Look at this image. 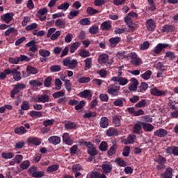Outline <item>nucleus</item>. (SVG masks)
Listing matches in <instances>:
<instances>
[{"instance_id": "obj_26", "label": "nucleus", "mask_w": 178, "mask_h": 178, "mask_svg": "<svg viewBox=\"0 0 178 178\" xmlns=\"http://www.w3.org/2000/svg\"><path fill=\"white\" fill-rule=\"evenodd\" d=\"M106 136L108 137H113V136H119V131L118 129L111 127L106 131Z\"/></svg>"}, {"instance_id": "obj_28", "label": "nucleus", "mask_w": 178, "mask_h": 178, "mask_svg": "<svg viewBox=\"0 0 178 178\" xmlns=\"http://www.w3.org/2000/svg\"><path fill=\"white\" fill-rule=\"evenodd\" d=\"M140 124L145 131H152L154 129L152 124L147 122H140Z\"/></svg>"}, {"instance_id": "obj_19", "label": "nucleus", "mask_w": 178, "mask_h": 178, "mask_svg": "<svg viewBox=\"0 0 178 178\" xmlns=\"http://www.w3.org/2000/svg\"><path fill=\"white\" fill-rule=\"evenodd\" d=\"M27 141L29 144H33V145H35L36 147H38L41 144V139L37 137H29Z\"/></svg>"}, {"instance_id": "obj_25", "label": "nucleus", "mask_w": 178, "mask_h": 178, "mask_svg": "<svg viewBox=\"0 0 178 178\" xmlns=\"http://www.w3.org/2000/svg\"><path fill=\"white\" fill-rule=\"evenodd\" d=\"M65 129L66 130H76L77 129V124L72 121H67L65 124Z\"/></svg>"}, {"instance_id": "obj_10", "label": "nucleus", "mask_w": 178, "mask_h": 178, "mask_svg": "<svg viewBox=\"0 0 178 178\" xmlns=\"http://www.w3.org/2000/svg\"><path fill=\"white\" fill-rule=\"evenodd\" d=\"M14 16L15 15H13V13H8L6 14L1 15V19L2 22H3L4 23H6V24H9V23H10V21L13 20Z\"/></svg>"}, {"instance_id": "obj_50", "label": "nucleus", "mask_w": 178, "mask_h": 178, "mask_svg": "<svg viewBox=\"0 0 178 178\" xmlns=\"http://www.w3.org/2000/svg\"><path fill=\"white\" fill-rule=\"evenodd\" d=\"M59 169V165L54 164L47 168V173H52L53 172H56Z\"/></svg>"}, {"instance_id": "obj_38", "label": "nucleus", "mask_w": 178, "mask_h": 178, "mask_svg": "<svg viewBox=\"0 0 178 178\" xmlns=\"http://www.w3.org/2000/svg\"><path fill=\"white\" fill-rule=\"evenodd\" d=\"M26 72L30 74H37V73H38V70L31 65H27Z\"/></svg>"}, {"instance_id": "obj_27", "label": "nucleus", "mask_w": 178, "mask_h": 178, "mask_svg": "<svg viewBox=\"0 0 178 178\" xmlns=\"http://www.w3.org/2000/svg\"><path fill=\"white\" fill-rule=\"evenodd\" d=\"M99 124H100V127H102V129H106V127H108V126H109V120L106 117H102L101 118Z\"/></svg>"}, {"instance_id": "obj_56", "label": "nucleus", "mask_w": 178, "mask_h": 178, "mask_svg": "<svg viewBox=\"0 0 178 178\" xmlns=\"http://www.w3.org/2000/svg\"><path fill=\"white\" fill-rule=\"evenodd\" d=\"M86 106V101L82 100L80 101L76 106H75V111H80V109H83Z\"/></svg>"}, {"instance_id": "obj_17", "label": "nucleus", "mask_w": 178, "mask_h": 178, "mask_svg": "<svg viewBox=\"0 0 178 178\" xmlns=\"http://www.w3.org/2000/svg\"><path fill=\"white\" fill-rule=\"evenodd\" d=\"M100 29L102 31H109V30L112 29V22H111V21H105L102 22Z\"/></svg>"}, {"instance_id": "obj_41", "label": "nucleus", "mask_w": 178, "mask_h": 178, "mask_svg": "<svg viewBox=\"0 0 178 178\" xmlns=\"http://www.w3.org/2000/svg\"><path fill=\"white\" fill-rule=\"evenodd\" d=\"M131 65H134V66H140V65L143 63V60H141V58H140L138 56L136 58L131 60Z\"/></svg>"}, {"instance_id": "obj_57", "label": "nucleus", "mask_w": 178, "mask_h": 178, "mask_svg": "<svg viewBox=\"0 0 178 178\" xmlns=\"http://www.w3.org/2000/svg\"><path fill=\"white\" fill-rule=\"evenodd\" d=\"M25 29L26 31H31V30H35V29H38V24L37 23H33L26 26Z\"/></svg>"}, {"instance_id": "obj_15", "label": "nucleus", "mask_w": 178, "mask_h": 178, "mask_svg": "<svg viewBox=\"0 0 178 178\" xmlns=\"http://www.w3.org/2000/svg\"><path fill=\"white\" fill-rule=\"evenodd\" d=\"M170 47V44L165 43H159L154 48V52L155 54H161L162 52V49H165V48H168Z\"/></svg>"}, {"instance_id": "obj_49", "label": "nucleus", "mask_w": 178, "mask_h": 178, "mask_svg": "<svg viewBox=\"0 0 178 178\" xmlns=\"http://www.w3.org/2000/svg\"><path fill=\"white\" fill-rule=\"evenodd\" d=\"M172 172L173 170L172 169V168H168L165 170V172L162 176L163 178H172Z\"/></svg>"}, {"instance_id": "obj_55", "label": "nucleus", "mask_w": 178, "mask_h": 178, "mask_svg": "<svg viewBox=\"0 0 178 178\" xmlns=\"http://www.w3.org/2000/svg\"><path fill=\"white\" fill-rule=\"evenodd\" d=\"M6 37H9L10 34H17V31L15 28H10L4 33Z\"/></svg>"}, {"instance_id": "obj_42", "label": "nucleus", "mask_w": 178, "mask_h": 178, "mask_svg": "<svg viewBox=\"0 0 178 178\" xmlns=\"http://www.w3.org/2000/svg\"><path fill=\"white\" fill-rule=\"evenodd\" d=\"M15 156L13 152H3L1 153V158L3 159H12Z\"/></svg>"}, {"instance_id": "obj_12", "label": "nucleus", "mask_w": 178, "mask_h": 178, "mask_svg": "<svg viewBox=\"0 0 178 178\" xmlns=\"http://www.w3.org/2000/svg\"><path fill=\"white\" fill-rule=\"evenodd\" d=\"M150 94L155 97H162V95H166V92L165 90H159L156 87H154L150 90Z\"/></svg>"}, {"instance_id": "obj_5", "label": "nucleus", "mask_w": 178, "mask_h": 178, "mask_svg": "<svg viewBox=\"0 0 178 178\" xmlns=\"http://www.w3.org/2000/svg\"><path fill=\"white\" fill-rule=\"evenodd\" d=\"M26 86L24 83H17L14 85V88L11 90L10 97L15 98L16 94H19L21 90H25Z\"/></svg>"}, {"instance_id": "obj_47", "label": "nucleus", "mask_w": 178, "mask_h": 178, "mask_svg": "<svg viewBox=\"0 0 178 178\" xmlns=\"http://www.w3.org/2000/svg\"><path fill=\"white\" fill-rule=\"evenodd\" d=\"M151 76H152V72L151 70H147L141 75V77L143 80H149Z\"/></svg>"}, {"instance_id": "obj_31", "label": "nucleus", "mask_w": 178, "mask_h": 178, "mask_svg": "<svg viewBox=\"0 0 178 178\" xmlns=\"http://www.w3.org/2000/svg\"><path fill=\"white\" fill-rule=\"evenodd\" d=\"M80 45H81V44L79 42H74V43L71 44L70 47V52L71 54H74V52H76V51H77V49H79Z\"/></svg>"}, {"instance_id": "obj_16", "label": "nucleus", "mask_w": 178, "mask_h": 178, "mask_svg": "<svg viewBox=\"0 0 178 178\" xmlns=\"http://www.w3.org/2000/svg\"><path fill=\"white\" fill-rule=\"evenodd\" d=\"M154 136H155L156 137H159L160 138L166 137L168 136V131L164 129H157L156 131L154 132Z\"/></svg>"}, {"instance_id": "obj_36", "label": "nucleus", "mask_w": 178, "mask_h": 178, "mask_svg": "<svg viewBox=\"0 0 178 178\" xmlns=\"http://www.w3.org/2000/svg\"><path fill=\"white\" fill-rule=\"evenodd\" d=\"M113 123L115 127H120V116L115 115L113 117Z\"/></svg>"}, {"instance_id": "obj_29", "label": "nucleus", "mask_w": 178, "mask_h": 178, "mask_svg": "<svg viewBox=\"0 0 178 178\" xmlns=\"http://www.w3.org/2000/svg\"><path fill=\"white\" fill-rule=\"evenodd\" d=\"M124 102H126V99L124 97H121L115 99L113 102V105L114 106H120L122 108V106H124L123 104H124Z\"/></svg>"}, {"instance_id": "obj_4", "label": "nucleus", "mask_w": 178, "mask_h": 178, "mask_svg": "<svg viewBox=\"0 0 178 178\" xmlns=\"http://www.w3.org/2000/svg\"><path fill=\"white\" fill-rule=\"evenodd\" d=\"M77 60L74 59L71 60L70 57H66L63 60V66L69 67V69L73 70L77 67Z\"/></svg>"}, {"instance_id": "obj_7", "label": "nucleus", "mask_w": 178, "mask_h": 178, "mask_svg": "<svg viewBox=\"0 0 178 178\" xmlns=\"http://www.w3.org/2000/svg\"><path fill=\"white\" fill-rule=\"evenodd\" d=\"M32 99L33 102H42V104L50 102L51 101L48 95H38L35 97H33Z\"/></svg>"}, {"instance_id": "obj_35", "label": "nucleus", "mask_w": 178, "mask_h": 178, "mask_svg": "<svg viewBox=\"0 0 178 178\" xmlns=\"http://www.w3.org/2000/svg\"><path fill=\"white\" fill-rule=\"evenodd\" d=\"M31 118H42V111H31L29 112Z\"/></svg>"}, {"instance_id": "obj_23", "label": "nucleus", "mask_w": 178, "mask_h": 178, "mask_svg": "<svg viewBox=\"0 0 178 178\" xmlns=\"http://www.w3.org/2000/svg\"><path fill=\"white\" fill-rule=\"evenodd\" d=\"M176 30V27L173 25L165 24L161 29L162 33H173Z\"/></svg>"}, {"instance_id": "obj_33", "label": "nucleus", "mask_w": 178, "mask_h": 178, "mask_svg": "<svg viewBox=\"0 0 178 178\" xmlns=\"http://www.w3.org/2000/svg\"><path fill=\"white\" fill-rule=\"evenodd\" d=\"M86 13L89 16H94V15L99 13V11L95 8H93L92 7H88L86 8Z\"/></svg>"}, {"instance_id": "obj_54", "label": "nucleus", "mask_w": 178, "mask_h": 178, "mask_svg": "<svg viewBox=\"0 0 178 178\" xmlns=\"http://www.w3.org/2000/svg\"><path fill=\"white\" fill-rule=\"evenodd\" d=\"M85 67L86 70L91 69V65L92 64V59L91 58H88L85 60Z\"/></svg>"}, {"instance_id": "obj_45", "label": "nucleus", "mask_w": 178, "mask_h": 178, "mask_svg": "<svg viewBox=\"0 0 178 178\" xmlns=\"http://www.w3.org/2000/svg\"><path fill=\"white\" fill-rule=\"evenodd\" d=\"M90 51L86 50L84 49H82L79 51V56L81 58H88V56H90Z\"/></svg>"}, {"instance_id": "obj_40", "label": "nucleus", "mask_w": 178, "mask_h": 178, "mask_svg": "<svg viewBox=\"0 0 178 178\" xmlns=\"http://www.w3.org/2000/svg\"><path fill=\"white\" fill-rule=\"evenodd\" d=\"M147 2L149 10H151L152 12H155V10H156V5H155L154 0H147Z\"/></svg>"}, {"instance_id": "obj_62", "label": "nucleus", "mask_w": 178, "mask_h": 178, "mask_svg": "<svg viewBox=\"0 0 178 178\" xmlns=\"http://www.w3.org/2000/svg\"><path fill=\"white\" fill-rule=\"evenodd\" d=\"M99 149L100 151H108V143L105 141H102L99 145Z\"/></svg>"}, {"instance_id": "obj_43", "label": "nucleus", "mask_w": 178, "mask_h": 178, "mask_svg": "<svg viewBox=\"0 0 178 178\" xmlns=\"http://www.w3.org/2000/svg\"><path fill=\"white\" fill-rule=\"evenodd\" d=\"M19 167L22 170H26L30 168V161L25 160L20 165Z\"/></svg>"}, {"instance_id": "obj_11", "label": "nucleus", "mask_w": 178, "mask_h": 178, "mask_svg": "<svg viewBox=\"0 0 178 178\" xmlns=\"http://www.w3.org/2000/svg\"><path fill=\"white\" fill-rule=\"evenodd\" d=\"M79 97H80V98H85V99L90 101L92 98V93L90 90H85L79 92Z\"/></svg>"}, {"instance_id": "obj_51", "label": "nucleus", "mask_w": 178, "mask_h": 178, "mask_svg": "<svg viewBox=\"0 0 178 178\" xmlns=\"http://www.w3.org/2000/svg\"><path fill=\"white\" fill-rule=\"evenodd\" d=\"M53 98L56 99V98H62V97H65V91L60 90L58 92H56L52 95Z\"/></svg>"}, {"instance_id": "obj_53", "label": "nucleus", "mask_w": 178, "mask_h": 178, "mask_svg": "<svg viewBox=\"0 0 178 178\" xmlns=\"http://www.w3.org/2000/svg\"><path fill=\"white\" fill-rule=\"evenodd\" d=\"M148 90V84L147 83H142L138 88V92H145Z\"/></svg>"}, {"instance_id": "obj_24", "label": "nucleus", "mask_w": 178, "mask_h": 178, "mask_svg": "<svg viewBox=\"0 0 178 178\" xmlns=\"http://www.w3.org/2000/svg\"><path fill=\"white\" fill-rule=\"evenodd\" d=\"M109 59V56L106 54H102L98 57V63L99 65H104V63H106L108 62V60Z\"/></svg>"}, {"instance_id": "obj_48", "label": "nucleus", "mask_w": 178, "mask_h": 178, "mask_svg": "<svg viewBox=\"0 0 178 178\" xmlns=\"http://www.w3.org/2000/svg\"><path fill=\"white\" fill-rule=\"evenodd\" d=\"M69 6H70V4H69V3H67V2H65V3H61L60 6H58L57 7V9H58L59 10L66 11L69 9Z\"/></svg>"}, {"instance_id": "obj_60", "label": "nucleus", "mask_w": 178, "mask_h": 178, "mask_svg": "<svg viewBox=\"0 0 178 178\" xmlns=\"http://www.w3.org/2000/svg\"><path fill=\"white\" fill-rule=\"evenodd\" d=\"M99 30V28L98 27V26L94 25L89 29V33L90 34H97Z\"/></svg>"}, {"instance_id": "obj_34", "label": "nucleus", "mask_w": 178, "mask_h": 178, "mask_svg": "<svg viewBox=\"0 0 178 178\" xmlns=\"http://www.w3.org/2000/svg\"><path fill=\"white\" fill-rule=\"evenodd\" d=\"M55 26L56 27H58V29H65L66 26V22L62 19H58L55 22Z\"/></svg>"}, {"instance_id": "obj_59", "label": "nucleus", "mask_w": 178, "mask_h": 178, "mask_svg": "<svg viewBox=\"0 0 178 178\" xmlns=\"http://www.w3.org/2000/svg\"><path fill=\"white\" fill-rule=\"evenodd\" d=\"M136 140V136L129 135L127 138V142L124 144H134V140Z\"/></svg>"}, {"instance_id": "obj_14", "label": "nucleus", "mask_w": 178, "mask_h": 178, "mask_svg": "<svg viewBox=\"0 0 178 178\" xmlns=\"http://www.w3.org/2000/svg\"><path fill=\"white\" fill-rule=\"evenodd\" d=\"M112 81L118 83L120 86H126L129 83V79L126 77L121 76L120 78H111Z\"/></svg>"}, {"instance_id": "obj_39", "label": "nucleus", "mask_w": 178, "mask_h": 178, "mask_svg": "<svg viewBox=\"0 0 178 178\" xmlns=\"http://www.w3.org/2000/svg\"><path fill=\"white\" fill-rule=\"evenodd\" d=\"M165 58H168L170 60H175L176 54H175V52L168 51L165 52Z\"/></svg>"}, {"instance_id": "obj_61", "label": "nucleus", "mask_w": 178, "mask_h": 178, "mask_svg": "<svg viewBox=\"0 0 178 178\" xmlns=\"http://www.w3.org/2000/svg\"><path fill=\"white\" fill-rule=\"evenodd\" d=\"M79 13H80V11L79 10H72L70 13V15L68 16V17L70 20H72L74 17H76V16H78Z\"/></svg>"}, {"instance_id": "obj_44", "label": "nucleus", "mask_w": 178, "mask_h": 178, "mask_svg": "<svg viewBox=\"0 0 178 178\" xmlns=\"http://www.w3.org/2000/svg\"><path fill=\"white\" fill-rule=\"evenodd\" d=\"M13 79L15 81H20L22 80L21 73L20 72L17 71V70H14L13 72Z\"/></svg>"}, {"instance_id": "obj_32", "label": "nucleus", "mask_w": 178, "mask_h": 178, "mask_svg": "<svg viewBox=\"0 0 178 178\" xmlns=\"http://www.w3.org/2000/svg\"><path fill=\"white\" fill-rule=\"evenodd\" d=\"M102 169L104 173L108 175V173H111V172H112V164H103L102 166Z\"/></svg>"}, {"instance_id": "obj_9", "label": "nucleus", "mask_w": 178, "mask_h": 178, "mask_svg": "<svg viewBox=\"0 0 178 178\" xmlns=\"http://www.w3.org/2000/svg\"><path fill=\"white\" fill-rule=\"evenodd\" d=\"M146 24V29L148 30V31H152L153 30H155V28L156 27V22L154 19H149L145 22Z\"/></svg>"}, {"instance_id": "obj_13", "label": "nucleus", "mask_w": 178, "mask_h": 178, "mask_svg": "<svg viewBox=\"0 0 178 178\" xmlns=\"http://www.w3.org/2000/svg\"><path fill=\"white\" fill-rule=\"evenodd\" d=\"M26 47L29 48V51H31V52H37V51H38V48L37 47V42H35V40H31L26 44Z\"/></svg>"}, {"instance_id": "obj_21", "label": "nucleus", "mask_w": 178, "mask_h": 178, "mask_svg": "<svg viewBox=\"0 0 178 178\" xmlns=\"http://www.w3.org/2000/svg\"><path fill=\"white\" fill-rule=\"evenodd\" d=\"M172 111L170 112V116L171 119H177L178 118V108L175 104L170 107Z\"/></svg>"}, {"instance_id": "obj_2", "label": "nucleus", "mask_w": 178, "mask_h": 178, "mask_svg": "<svg viewBox=\"0 0 178 178\" xmlns=\"http://www.w3.org/2000/svg\"><path fill=\"white\" fill-rule=\"evenodd\" d=\"M119 91H120V86L118 83L111 84L107 88V92L112 97H118Z\"/></svg>"}, {"instance_id": "obj_37", "label": "nucleus", "mask_w": 178, "mask_h": 178, "mask_svg": "<svg viewBox=\"0 0 178 178\" xmlns=\"http://www.w3.org/2000/svg\"><path fill=\"white\" fill-rule=\"evenodd\" d=\"M116 149H118V145H113V146L111 147L109 150L107 152L108 156H113V155H115V154L116 153Z\"/></svg>"}, {"instance_id": "obj_3", "label": "nucleus", "mask_w": 178, "mask_h": 178, "mask_svg": "<svg viewBox=\"0 0 178 178\" xmlns=\"http://www.w3.org/2000/svg\"><path fill=\"white\" fill-rule=\"evenodd\" d=\"M28 173L34 178H41L45 176V172L44 171H38L37 167L31 166L28 170Z\"/></svg>"}, {"instance_id": "obj_1", "label": "nucleus", "mask_w": 178, "mask_h": 178, "mask_svg": "<svg viewBox=\"0 0 178 178\" xmlns=\"http://www.w3.org/2000/svg\"><path fill=\"white\" fill-rule=\"evenodd\" d=\"M62 32L60 31H56V28H50L48 29L47 37L51 38V41H56V39L60 37Z\"/></svg>"}, {"instance_id": "obj_46", "label": "nucleus", "mask_w": 178, "mask_h": 178, "mask_svg": "<svg viewBox=\"0 0 178 178\" xmlns=\"http://www.w3.org/2000/svg\"><path fill=\"white\" fill-rule=\"evenodd\" d=\"M39 55L42 58H48V56H51V51L42 49L39 50Z\"/></svg>"}, {"instance_id": "obj_64", "label": "nucleus", "mask_w": 178, "mask_h": 178, "mask_svg": "<svg viewBox=\"0 0 178 178\" xmlns=\"http://www.w3.org/2000/svg\"><path fill=\"white\" fill-rule=\"evenodd\" d=\"M140 131H141V125H140V124H136L134 126L133 132L135 133V134H140Z\"/></svg>"}, {"instance_id": "obj_18", "label": "nucleus", "mask_w": 178, "mask_h": 178, "mask_svg": "<svg viewBox=\"0 0 178 178\" xmlns=\"http://www.w3.org/2000/svg\"><path fill=\"white\" fill-rule=\"evenodd\" d=\"M63 141L66 145H73V140L70 138L69 133H64L63 134Z\"/></svg>"}, {"instance_id": "obj_8", "label": "nucleus", "mask_w": 178, "mask_h": 178, "mask_svg": "<svg viewBox=\"0 0 178 178\" xmlns=\"http://www.w3.org/2000/svg\"><path fill=\"white\" fill-rule=\"evenodd\" d=\"M29 84L33 89L37 88V87H41L42 84H44V79L37 78L36 79L31 80L29 81Z\"/></svg>"}, {"instance_id": "obj_63", "label": "nucleus", "mask_w": 178, "mask_h": 178, "mask_svg": "<svg viewBox=\"0 0 178 178\" xmlns=\"http://www.w3.org/2000/svg\"><path fill=\"white\" fill-rule=\"evenodd\" d=\"M60 70H62V67H60V65H51L50 67V71L52 73H55L56 72H60Z\"/></svg>"}, {"instance_id": "obj_22", "label": "nucleus", "mask_w": 178, "mask_h": 178, "mask_svg": "<svg viewBox=\"0 0 178 178\" xmlns=\"http://www.w3.org/2000/svg\"><path fill=\"white\" fill-rule=\"evenodd\" d=\"M48 141L50 144L58 145V144L60 143V137L58 136H52L48 138Z\"/></svg>"}, {"instance_id": "obj_58", "label": "nucleus", "mask_w": 178, "mask_h": 178, "mask_svg": "<svg viewBox=\"0 0 178 178\" xmlns=\"http://www.w3.org/2000/svg\"><path fill=\"white\" fill-rule=\"evenodd\" d=\"M22 111H29L30 109V103L27 101H24L21 105Z\"/></svg>"}, {"instance_id": "obj_52", "label": "nucleus", "mask_w": 178, "mask_h": 178, "mask_svg": "<svg viewBox=\"0 0 178 178\" xmlns=\"http://www.w3.org/2000/svg\"><path fill=\"white\" fill-rule=\"evenodd\" d=\"M79 24L81 26H90L91 24V20L90 18H83L79 21Z\"/></svg>"}, {"instance_id": "obj_6", "label": "nucleus", "mask_w": 178, "mask_h": 178, "mask_svg": "<svg viewBox=\"0 0 178 178\" xmlns=\"http://www.w3.org/2000/svg\"><path fill=\"white\" fill-rule=\"evenodd\" d=\"M85 145L88 148V154L91 156H95V155H98V151L97 148L91 142H85Z\"/></svg>"}, {"instance_id": "obj_30", "label": "nucleus", "mask_w": 178, "mask_h": 178, "mask_svg": "<svg viewBox=\"0 0 178 178\" xmlns=\"http://www.w3.org/2000/svg\"><path fill=\"white\" fill-rule=\"evenodd\" d=\"M14 132L15 133V134L22 136L23 134H26V133H27V130L26 129V128H24V127L21 126L19 127L15 128Z\"/></svg>"}, {"instance_id": "obj_20", "label": "nucleus", "mask_w": 178, "mask_h": 178, "mask_svg": "<svg viewBox=\"0 0 178 178\" xmlns=\"http://www.w3.org/2000/svg\"><path fill=\"white\" fill-rule=\"evenodd\" d=\"M121 40L122 39L120 38V37L111 38L108 40L110 47H112V48L115 47V46L118 45V44H119V42H120Z\"/></svg>"}]
</instances>
